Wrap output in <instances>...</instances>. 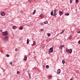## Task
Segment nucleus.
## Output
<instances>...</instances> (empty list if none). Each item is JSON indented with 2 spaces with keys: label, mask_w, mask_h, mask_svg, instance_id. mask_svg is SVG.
<instances>
[{
  "label": "nucleus",
  "mask_w": 80,
  "mask_h": 80,
  "mask_svg": "<svg viewBox=\"0 0 80 80\" xmlns=\"http://www.w3.org/2000/svg\"><path fill=\"white\" fill-rule=\"evenodd\" d=\"M22 40V38H20L19 39V41H21Z\"/></svg>",
  "instance_id": "24"
},
{
  "label": "nucleus",
  "mask_w": 80,
  "mask_h": 80,
  "mask_svg": "<svg viewBox=\"0 0 80 80\" xmlns=\"http://www.w3.org/2000/svg\"><path fill=\"white\" fill-rule=\"evenodd\" d=\"M62 63L63 64H65V60H62Z\"/></svg>",
  "instance_id": "19"
},
{
  "label": "nucleus",
  "mask_w": 80,
  "mask_h": 80,
  "mask_svg": "<svg viewBox=\"0 0 80 80\" xmlns=\"http://www.w3.org/2000/svg\"><path fill=\"white\" fill-rule=\"evenodd\" d=\"M45 66H43V68H45Z\"/></svg>",
  "instance_id": "41"
},
{
  "label": "nucleus",
  "mask_w": 80,
  "mask_h": 80,
  "mask_svg": "<svg viewBox=\"0 0 80 80\" xmlns=\"http://www.w3.org/2000/svg\"><path fill=\"white\" fill-rule=\"evenodd\" d=\"M35 10L34 11V12H33V15H34V14H35Z\"/></svg>",
  "instance_id": "32"
},
{
  "label": "nucleus",
  "mask_w": 80,
  "mask_h": 80,
  "mask_svg": "<svg viewBox=\"0 0 80 80\" xmlns=\"http://www.w3.org/2000/svg\"><path fill=\"white\" fill-rule=\"evenodd\" d=\"M27 56H24V58L23 59L24 60H27Z\"/></svg>",
  "instance_id": "11"
},
{
  "label": "nucleus",
  "mask_w": 80,
  "mask_h": 80,
  "mask_svg": "<svg viewBox=\"0 0 80 80\" xmlns=\"http://www.w3.org/2000/svg\"><path fill=\"white\" fill-rule=\"evenodd\" d=\"M59 15H60L61 16V15H62V13H63V12H61V11H59Z\"/></svg>",
  "instance_id": "9"
},
{
  "label": "nucleus",
  "mask_w": 80,
  "mask_h": 80,
  "mask_svg": "<svg viewBox=\"0 0 80 80\" xmlns=\"http://www.w3.org/2000/svg\"><path fill=\"white\" fill-rule=\"evenodd\" d=\"M16 52H18V49L16 48L15 49Z\"/></svg>",
  "instance_id": "31"
},
{
  "label": "nucleus",
  "mask_w": 80,
  "mask_h": 80,
  "mask_svg": "<svg viewBox=\"0 0 80 80\" xmlns=\"http://www.w3.org/2000/svg\"><path fill=\"white\" fill-rule=\"evenodd\" d=\"M17 74H19V73H20V72H19V71H18V72H17Z\"/></svg>",
  "instance_id": "34"
},
{
  "label": "nucleus",
  "mask_w": 80,
  "mask_h": 80,
  "mask_svg": "<svg viewBox=\"0 0 80 80\" xmlns=\"http://www.w3.org/2000/svg\"><path fill=\"white\" fill-rule=\"evenodd\" d=\"M80 33V30H78V33Z\"/></svg>",
  "instance_id": "23"
},
{
  "label": "nucleus",
  "mask_w": 80,
  "mask_h": 80,
  "mask_svg": "<svg viewBox=\"0 0 80 80\" xmlns=\"http://www.w3.org/2000/svg\"><path fill=\"white\" fill-rule=\"evenodd\" d=\"M53 10H52V12H51V15H52L53 14Z\"/></svg>",
  "instance_id": "17"
},
{
  "label": "nucleus",
  "mask_w": 80,
  "mask_h": 80,
  "mask_svg": "<svg viewBox=\"0 0 80 80\" xmlns=\"http://www.w3.org/2000/svg\"><path fill=\"white\" fill-rule=\"evenodd\" d=\"M68 38H69V39H71L72 38V35H70L69 36Z\"/></svg>",
  "instance_id": "13"
},
{
  "label": "nucleus",
  "mask_w": 80,
  "mask_h": 80,
  "mask_svg": "<svg viewBox=\"0 0 80 80\" xmlns=\"http://www.w3.org/2000/svg\"><path fill=\"white\" fill-rule=\"evenodd\" d=\"M64 46H65V45H62V47H64Z\"/></svg>",
  "instance_id": "42"
},
{
  "label": "nucleus",
  "mask_w": 80,
  "mask_h": 80,
  "mask_svg": "<svg viewBox=\"0 0 80 80\" xmlns=\"http://www.w3.org/2000/svg\"><path fill=\"white\" fill-rule=\"evenodd\" d=\"M44 23V24H48V21H45Z\"/></svg>",
  "instance_id": "14"
},
{
  "label": "nucleus",
  "mask_w": 80,
  "mask_h": 80,
  "mask_svg": "<svg viewBox=\"0 0 80 80\" xmlns=\"http://www.w3.org/2000/svg\"><path fill=\"white\" fill-rule=\"evenodd\" d=\"M51 77H52V76H51L50 75H48V78H51Z\"/></svg>",
  "instance_id": "18"
},
{
  "label": "nucleus",
  "mask_w": 80,
  "mask_h": 80,
  "mask_svg": "<svg viewBox=\"0 0 80 80\" xmlns=\"http://www.w3.org/2000/svg\"><path fill=\"white\" fill-rule=\"evenodd\" d=\"M29 78L30 79H31V77H30V74H29Z\"/></svg>",
  "instance_id": "33"
},
{
  "label": "nucleus",
  "mask_w": 80,
  "mask_h": 80,
  "mask_svg": "<svg viewBox=\"0 0 80 80\" xmlns=\"http://www.w3.org/2000/svg\"><path fill=\"white\" fill-rule=\"evenodd\" d=\"M48 37H50V33L48 34Z\"/></svg>",
  "instance_id": "28"
},
{
  "label": "nucleus",
  "mask_w": 80,
  "mask_h": 80,
  "mask_svg": "<svg viewBox=\"0 0 80 80\" xmlns=\"http://www.w3.org/2000/svg\"><path fill=\"white\" fill-rule=\"evenodd\" d=\"M63 47V45H61L59 48V49H62V47Z\"/></svg>",
  "instance_id": "12"
},
{
  "label": "nucleus",
  "mask_w": 80,
  "mask_h": 80,
  "mask_svg": "<svg viewBox=\"0 0 80 80\" xmlns=\"http://www.w3.org/2000/svg\"><path fill=\"white\" fill-rule=\"evenodd\" d=\"M70 80H73V79L71 78V79H70Z\"/></svg>",
  "instance_id": "43"
},
{
  "label": "nucleus",
  "mask_w": 80,
  "mask_h": 80,
  "mask_svg": "<svg viewBox=\"0 0 80 80\" xmlns=\"http://www.w3.org/2000/svg\"><path fill=\"white\" fill-rule=\"evenodd\" d=\"M12 28L14 29L15 30V29H16V28H17V26H13L12 27Z\"/></svg>",
  "instance_id": "8"
},
{
  "label": "nucleus",
  "mask_w": 80,
  "mask_h": 80,
  "mask_svg": "<svg viewBox=\"0 0 80 80\" xmlns=\"http://www.w3.org/2000/svg\"><path fill=\"white\" fill-rule=\"evenodd\" d=\"M41 25H42V26L43 25V23H41Z\"/></svg>",
  "instance_id": "38"
},
{
  "label": "nucleus",
  "mask_w": 80,
  "mask_h": 80,
  "mask_svg": "<svg viewBox=\"0 0 80 80\" xmlns=\"http://www.w3.org/2000/svg\"><path fill=\"white\" fill-rule=\"evenodd\" d=\"M35 68H32V70H34V69H35Z\"/></svg>",
  "instance_id": "40"
},
{
  "label": "nucleus",
  "mask_w": 80,
  "mask_h": 80,
  "mask_svg": "<svg viewBox=\"0 0 80 80\" xmlns=\"http://www.w3.org/2000/svg\"><path fill=\"white\" fill-rule=\"evenodd\" d=\"M57 9H54V12H53V13L54 14H53V16L54 17H55V16H56L57 15Z\"/></svg>",
  "instance_id": "3"
},
{
  "label": "nucleus",
  "mask_w": 80,
  "mask_h": 80,
  "mask_svg": "<svg viewBox=\"0 0 80 80\" xmlns=\"http://www.w3.org/2000/svg\"><path fill=\"white\" fill-rule=\"evenodd\" d=\"M70 3H72V0H70Z\"/></svg>",
  "instance_id": "30"
},
{
  "label": "nucleus",
  "mask_w": 80,
  "mask_h": 80,
  "mask_svg": "<svg viewBox=\"0 0 80 80\" xmlns=\"http://www.w3.org/2000/svg\"><path fill=\"white\" fill-rule=\"evenodd\" d=\"M32 0H28V1L29 2H32Z\"/></svg>",
  "instance_id": "35"
},
{
  "label": "nucleus",
  "mask_w": 80,
  "mask_h": 80,
  "mask_svg": "<svg viewBox=\"0 0 80 80\" xmlns=\"http://www.w3.org/2000/svg\"><path fill=\"white\" fill-rule=\"evenodd\" d=\"M9 38L8 36H6L3 38V39L5 42H7V41H8Z\"/></svg>",
  "instance_id": "2"
},
{
  "label": "nucleus",
  "mask_w": 80,
  "mask_h": 80,
  "mask_svg": "<svg viewBox=\"0 0 80 80\" xmlns=\"http://www.w3.org/2000/svg\"><path fill=\"white\" fill-rule=\"evenodd\" d=\"M0 75H1V74L0 73Z\"/></svg>",
  "instance_id": "44"
},
{
  "label": "nucleus",
  "mask_w": 80,
  "mask_h": 80,
  "mask_svg": "<svg viewBox=\"0 0 80 80\" xmlns=\"http://www.w3.org/2000/svg\"><path fill=\"white\" fill-rule=\"evenodd\" d=\"M53 47H52L50 48L49 51V53H52V52H53Z\"/></svg>",
  "instance_id": "5"
},
{
  "label": "nucleus",
  "mask_w": 80,
  "mask_h": 80,
  "mask_svg": "<svg viewBox=\"0 0 80 80\" xmlns=\"http://www.w3.org/2000/svg\"><path fill=\"white\" fill-rule=\"evenodd\" d=\"M68 52L69 53H71L72 52V49H67V52Z\"/></svg>",
  "instance_id": "4"
},
{
  "label": "nucleus",
  "mask_w": 80,
  "mask_h": 80,
  "mask_svg": "<svg viewBox=\"0 0 80 80\" xmlns=\"http://www.w3.org/2000/svg\"><path fill=\"white\" fill-rule=\"evenodd\" d=\"M44 31V29H41L40 30V31Z\"/></svg>",
  "instance_id": "29"
},
{
  "label": "nucleus",
  "mask_w": 80,
  "mask_h": 80,
  "mask_svg": "<svg viewBox=\"0 0 80 80\" xmlns=\"http://www.w3.org/2000/svg\"><path fill=\"white\" fill-rule=\"evenodd\" d=\"M78 43H79V44H80V40H79V41L78 42Z\"/></svg>",
  "instance_id": "39"
},
{
  "label": "nucleus",
  "mask_w": 80,
  "mask_h": 80,
  "mask_svg": "<svg viewBox=\"0 0 80 80\" xmlns=\"http://www.w3.org/2000/svg\"><path fill=\"white\" fill-rule=\"evenodd\" d=\"M0 15H1V16H5V13L4 12H2L1 13Z\"/></svg>",
  "instance_id": "6"
},
{
  "label": "nucleus",
  "mask_w": 80,
  "mask_h": 80,
  "mask_svg": "<svg viewBox=\"0 0 80 80\" xmlns=\"http://www.w3.org/2000/svg\"><path fill=\"white\" fill-rule=\"evenodd\" d=\"M20 12H21V13H23V11H20Z\"/></svg>",
  "instance_id": "36"
},
{
  "label": "nucleus",
  "mask_w": 80,
  "mask_h": 80,
  "mask_svg": "<svg viewBox=\"0 0 80 80\" xmlns=\"http://www.w3.org/2000/svg\"><path fill=\"white\" fill-rule=\"evenodd\" d=\"M35 44H36V42L35 41H34L33 44L32 45V46H33H33H34V45H35Z\"/></svg>",
  "instance_id": "10"
},
{
  "label": "nucleus",
  "mask_w": 80,
  "mask_h": 80,
  "mask_svg": "<svg viewBox=\"0 0 80 80\" xmlns=\"http://www.w3.org/2000/svg\"><path fill=\"white\" fill-rule=\"evenodd\" d=\"M78 2V0H76V3H77Z\"/></svg>",
  "instance_id": "27"
},
{
  "label": "nucleus",
  "mask_w": 80,
  "mask_h": 80,
  "mask_svg": "<svg viewBox=\"0 0 80 80\" xmlns=\"http://www.w3.org/2000/svg\"><path fill=\"white\" fill-rule=\"evenodd\" d=\"M6 57H10V55L9 54H7L6 55Z\"/></svg>",
  "instance_id": "25"
},
{
  "label": "nucleus",
  "mask_w": 80,
  "mask_h": 80,
  "mask_svg": "<svg viewBox=\"0 0 80 80\" xmlns=\"http://www.w3.org/2000/svg\"><path fill=\"white\" fill-rule=\"evenodd\" d=\"M43 16V14H41L40 15V17H42Z\"/></svg>",
  "instance_id": "26"
},
{
  "label": "nucleus",
  "mask_w": 80,
  "mask_h": 80,
  "mask_svg": "<svg viewBox=\"0 0 80 80\" xmlns=\"http://www.w3.org/2000/svg\"><path fill=\"white\" fill-rule=\"evenodd\" d=\"M23 27H21L19 28V30H23Z\"/></svg>",
  "instance_id": "15"
},
{
  "label": "nucleus",
  "mask_w": 80,
  "mask_h": 80,
  "mask_svg": "<svg viewBox=\"0 0 80 80\" xmlns=\"http://www.w3.org/2000/svg\"><path fill=\"white\" fill-rule=\"evenodd\" d=\"M28 43H29V39H28L27 40V44H28Z\"/></svg>",
  "instance_id": "16"
},
{
  "label": "nucleus",
  "mask_w": 80,
  "mask_h": 80,
  "mask_svg": "<svg viewBox=\"0 0 80 80\" xmlns=\"http://www.w3.org/2000/svg\"><path fill=\"white\" fill-rule=\"evenodd\" d=\"M65 15H67V16H68L69 15V13H65Z\"/></svg>",
  "instance_id": "20"
},
{
  "label": "nucleus",
  "mask_w": 80,
  "mask_h": 80,
  "mask_svg": "<svg viewBox=\"0 0 80 80\" xmlns=\"http://www.w3.org/2000/svg\"><path fill=\"white\" fill-rule=\"evenodd\" d=\"M65 32V30H63L61 32V34H62Z\"/></svg>",
  "instance_id": "21"
},
{
  "label": "nucleus",
  "mask_w": 80,
  "mask_h": 80,
  "mask_svg": "<svg viewBox=\"0 0 80 80\" xmlns=\"http://www.w3.org/2000/svg\"><path fill=\"white\" fill-rule=\"evenodd\" d=\"M60 72H61V70H60V69H58L57 70V72L58 74H59L60 73Z\"/></svg>",
  "instance_id": "7"
},
{
  "label": "nucleus",
  "mask_w": 80,
  "mask_h": 80,
  "mask_svg": "<svg viewBox=\"0 0 80 80\" xmlns=\"http://www.w3.org/2000/svg\"><path fill=\"white\" fill-rule=\"evenodd\" d=\"M10 65H12V62H10Z\"/></svg>",
  "instance_id": "37"
},
{
  "label": "nucleus",
  "mask_w": 80,
  "mask_h": 80,
  "mask_svg": "<svg viewBox=\"0 0 80 80\" xmlns=\"http://www.w3.org/2000/svg\"><path fill=\"white\" fill-rule=\"evenodd\" d=\"M46 67L47 68H49V66L48 65H47L46 66Z\"/></svg>",
  "instance_id": "22"
},
{
  "label": "nucleus",
  "mask_w": 80,
  "mask_h": 80,
  "mask_svg": "<svg viewBox=\"0 0 80 80\" xmlns=\"http://www.w3.org/2000/svg\"><path fill=\"white\" fill-rule=\"evenodd\" d=\"M2 36L5 37L8 35V32L5 31L4 32H2Z\"/></svg>",
  "instance_id": "1"
},
{
  "label": "nucleus",
  "mask_w": 80,
  "mask_h": 80,
  "mask_svg": "<svg viewBox=\"0 0 80 80\" xmlns=\"http://www.w3.org/2000/svg\"><path fill=\"white\" fill-rule=\"evenodd\" d=\"M76 10H77V9H76Z\"/></svg>",
  "instance_id": "45"
}]
</instances>
